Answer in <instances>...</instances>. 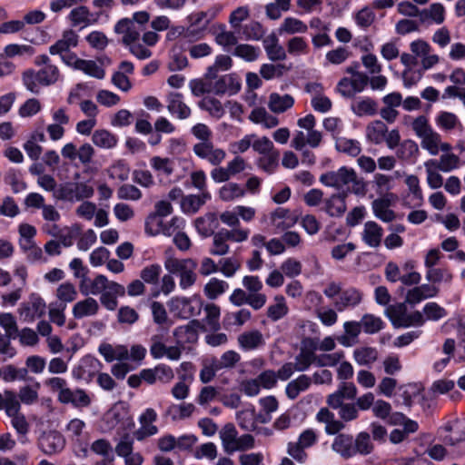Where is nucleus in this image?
<instances>
[{
	"label": "nucleus",
	"instance_id": "nucleus-1",
	"mask_svg": "<svg viewBox=\"0 0 465 465\" xmlns=\"http://www.w3.org/2000/svg\"><path fill=\"white\" fill-rule=\"evenodd\" d=\"M320 182L327 186L334 188L336 193H353L364 196L367 193V183L363 177H360L353 168L341 166L336 171H329L320 176Z\"/></svg>",
	"mask_w": 465,
	"mask_h": 465
},
{
	"label": "nucleus",
	"instance_id": "nucleus-2",
	"mask_svg": "<svg viewBox=\"0 0 465 465\" xmlns=\"http://www.w3.org/2000/svg\"><path fill=\"white\" fill-rule=\"evenodd\" d=\"M332 410H338L340 420H336L334 414L328 408H322L316 419L319 422L325 424V431L327 434H337L345 428V423L353 421L359 418V411L355 403L340 401L339 404L333 402H326Z\"/></svg>",
	"mask_w": 465,
	"mask_h": 465
},
{
	"label": "nucleus",
	"instance_id": "nucleus-3",
	"mask_svg": "<svg viewBox=\"0 0 465 465\" xmlns=\"http://www.w3.org/2000/svg\"><path fill=\"white\" fill-rule=\"evenodd\" d=\"M164 268L171 273L179 276V285L183 290L193 286L197 279L195 270L197 263L193 259H177L168 257L164 261Z\"/></svg>",
	"mask_w": 465,
	"mask_h": 465
},
{
	"label": "nucleus",
	"instance_id": "nucleus-4",
	"mask_svg": "<svg viewBox=\"0 0 465 465\" xmlns=\"http://www.w3.org/2000/svg\"><path fill=\"white\" fill-rule=\"evenodd\" d=\"M415 135L420 140L422 149L428 151L430 155H437V146H440V136L430 125L425 115H419L411 124Z\"/></svg>",
	"mask_w": 465,
	"mask_h": 465
},
{
	"label": "nucleus",
	"instance_id": "nucleus-5",
	"mask_svg": "<svg viewBox=\"0 0 465 465\" xmlns=\"http://www.w3.org/2000/svg\"><path fill=\"white\" fill-rule=\"evenodd\" d=\"M93 194V187L85 183H66L56 189L54 197L61 201L79 202L92 197Z\"/></svg>",
	"mask_w": 465,
	"mask_h": 465
},
{
	"label": "nucleus",
	"instance_id": "nucleus-6",
	"mask_svg": "<svg viewBox=\"0 0 465 465\" xmlns=\"http://www.w3.org/2000/svg\"><path fill=\"white\" fill-rule=\"evenodd\" d=\"M369 83V76L366 74H356L355 77H343L337 84V92L344 98H353L357 94L361 93Z\"/></svg>",
	"mask_w": 465,
	"mask_h": 465
},
{
	"label": "nucleus",
	"instance_id": "nucleus-7",
	"mask_svg": "<svg viewBox=\"0 0 465 465\" xmlns=\"http://www.w3.org/2000/svg\"><path fill=\"white\" fill-rule=\"evenodd\" d=\"M193 153L200 159L208 162L213 166H219L226 158V152L216 147L213 143H197L193 146Z\"/></svg>",
	"mask_w": 465,
	"mask_h": 465
},
{
	"label": "nucleus",
	"instance_id": "nucleus-8",
	"mask_svg": "<svg viewBox=\"0 0 465 465\" xmlns=\"http://www.w3.org/2000/svg\"><path fill=\"white\" fill-rule=\"evenodd\" d=\"M45 302L36 294H32L29 300L23 302L18 309L19 315L25 322H33L45 313Z\"/></svg>",
	"mask_w": 465,
	"mask_h": 465
},
{
	"label": "nucleus",
	"instance_id": "nucleus-9",
	"mask_svg": "<svg viewBox=\"0 0 465 465\" xmlns=\"http://www.w3.org/2000/svg\"><path fill=\"white\" fill-rule=\"evenodd\" d=\"M315 344L313 338H305L302 341L299 353L294 359L296 371H307L311 365H315Z\"/></svg>",
	"mask_w": 465,
	"mask_h": 465
},
{
	"label": "nucleus",
	"instance_id": "nucleus-10",
	"mask_svg": "<svg viewBox=\"0 0 465 465\" xmlns=\"http://www.w3.org/2000/svg\"><path fill=\"white\" fill-rule=\"evenodd\" d=\"M35 64L38 66L44 65L38 74V83L41 85H50L54 84L59 78V70L56 65L51 64L50 58L46 54H41L35 57Z\"/></svg>",
	"mask_w": 465,
	"mask_h": 465
},
{
	"label": "nucleus",
	"instance_id": "nucleus-11",
	"mask_svg": "<svg viewBox=\"0 0 465 465\" xmlns=\"http://www.w3.org/2000/svg\"><path fill=\"white\" fill-rule=\"evenodd\" d=\"M393 196L392 193H385L371 203L374 216L383 223H392L397 217L396 213L390 208Z\"/></svg>",
	"mask_w": 465,
	"mask_h": 465
},
{
	"label": "nucleus",
	"instance_id": "nucleus-12",
	"mask_svg": "<svg viewBox=\"0 0 465 465\" xmlns=\"http://www.w3.org/2000/svg\"><path fill=\"white\" fill-rule=\"evenodd\" d=\"M38 446L45 454L53 455L64 448L65 440L59 432L49 431L39 438Z\"/></svg>",
	"mask_w": 465,
	"mask_h": 465
},
{
	"label": "nucleus",
	"instance_id": "nucleus-13",
	"mask_svg": "<svg viewBox=\"0 0 465 465\" xmlns=\"http://www.w3.org/2000/svg\"><path fill=\"white\" fill-rule=\"evenodd\" d=\"M241 80L235 74H228L221 76L213 84V93L217 95L237 94L241 90Z\"/></svg>",
	"mask_w": 465,
	"mask_h": 465
},
{
	"label": "nucleus",
	"instance_id": "nucleus-14",
	"mask_svg": "<svg viewBox=\"0 0 465 465\" xmlns=\"http://www.w3.org/2000/svg\"><path fill=\"white\" fill-rule=\"evenodd\" d=\"M141 31V26L137 25L130 18L119 20L114 26V32L118 35H123L122 41L125 45L136 42L140 37Z\"/></svg>",
	"mask_w": 465,
	"mask_h": 465
},
{
	"label": "nucleus",
	"instance_id": "nucleus-15",
	"mask_svg": "<svg viewBox=\"0 0 465 465\" xmlns=\"http://www.w3.org/2000/svg\"><path fill=\"white\" fill-rule=\"evenodd\" d=\"M270 219L272 225L278 232L292 228L298 221L295 214L292 213L289 209L283 207L276 208L271 213Z\"/></svg>",
	"mask_w": 465,
	"mask_h": 465
},
{
	"label": "nucleus",
	"instance_id": "nucleus-16",
	"mask_svg": "<svg viewBox=\"0 0 465 465\" xmlns=\"http://www.w3.org/2000/svg\"><path fill=\"white\" fill-rule=\"evenodd\" d=\"M439 292V287L431 282L421 284L407 292L405 302L410 304H417L422 300L436 297Z\"/></svg>",
	"mask_w": 465,
	"mask_h": 465
},
{
	"label": "nucleus",
	"instance_id": "nucleus-17",
	"mask_svg": "<svg viewBox=\"0 0 465 465\" xmlns=\"http://www.w3.org/2000/svg\"><path fill=\"white\" fill-rule=\"evenodd\" d=\"M5 414L11 418V424L17 433L25 435L29 430V423L25 416L21 412V404L19 400H13L10 402Z\"/></svg>",
	"mask_w": 465,
	"mask_h": 465
},
{
	"label": "nucleus",
	"instance_id": "nucleus-18",
	"mask_svg": "<svg viewBox=\"0 0 465 465\" xmlns=\"http://www.w3.org/2000/svg\"><path fill=\"white\" fill-rule=\"evenodd\" d=\"M362 293L356 288L350 287L342 290L333 305L338 312H343L348 308H353L361 303Z\"/></svg>",
	"mask_w": 465,
	"mask_h": 465
},
{
	"label": "nucleus",
	"instance_id": "nucleus-19",
	"mask_svg": "<svg viewBox=\"0 0 465 465\" xmlns=\"http://www.w3.org/2000/svg\"><path fill=\"white\" fill-rule=\"evenodd\" d=\"M170 311L181 319H189L192 316L198 314L200 309L192 304V301L188 298H173L169 302Z\"/></svg>",
	"mask_w": 465,
	"mask_h": 465
},
{
	"label": "nucleus",
	"instance_id": "nucleus-20",
	"mask_svg": "<svg viewBox=\"0 0 465 465\" xmlns=\"http://www.w3.org/2000/svg\"><path fill=\"white\" fill-rule=\"evenodd\" d=\"M348 196L346 193H332L324 200L323 210L331 217H341L347 210L346 198Z\"/></svg>",
	"mask_w": 465,
	"mask_h": 465
},
{
	"label": "nucleus",
	"instance_id": "nucleus-21",
	"mask_svg": "<svg viewBox=\"0 0 465 465\" xmlns=\"http://www.w3.org/2000/svg\"><path fill=\"white\" fill-rule=\"evenodd\" d=\"M383 229L374 221L364 223L361 232L362 241L371 248H378L382 241Z\"/></svg>",
	"mask_w": 465,
	"mask_h": 465
},
{
	"label": "nucleus",
	"instance_id": "nucleus-22",
	"mask_svg": "<svg viewBox=\"0 0 465 465\" xmlns=\"http://www.w3.org/2000/svg\"><path fill=\"white\" fill-rule=\"evenodd\" d=\"M168 112L178 119L184 120L191 115L190 107L183 101L180 93H170L167 96Z\"/></svg>",
	"mask_w": 465,
	"mask_h": 465
},
{
	"label": "nucleus",
	"instance_id": "nucleus-23",
	"mask_svg": "<svg viewBox=\"0 0 465 465\" xmlns=\"http://www.w3.org/2000/svg\"><path fill=\"white\" fill-rule=\"evenodd\" d=\"M237 341L239 346L244 351L257 350L265 345V340L262 333L258 330L247 331L241 333Z\"/></svg>",
	"mask_w": 465,
	"mask_h": 465
},
{
	"label": "nucleus",
	"instance_id": "nucleus-24",
	"mask_svg": "<svg viewBox=\"0 0 465 465\" xmlns=\"http://www.w3.org/2000/svg\"><path fill=\"white\" fill-rule=\"evenodd\" d=\"M59 401L64 404L71 403L76 408H86L91 404V398L82 389L77 390H64L62 395L59 396Z\"/></svg>",
	"mask_w": 465,
	"mask_h": 465
},
{
	"label": "nucleus",
	"instance_id": "nucleus-25",
	"mask_svg": "<svg viewBox=\"0 0 465 465\" xmlns=\"http://www.w3.org/2000/svg\"><path fill=\"white\" fill-rule=\"evenodd\" d=\"M331 449L344 459L354 456V439L350 434H338L331 444Z\"/></svg>",
	"mask_w": 465,
	"mask_h": 465
},
{
	"label": "nucleus",
	"instance_id": "nucleus-26",
	"mask_svg": "<svg viewBox=\"0 0 465 465\" xmlns=\"http://www.w3.org/2000/svg\"><path fill=\"white\" fill-rule=\"evenodd\" d=\"M357 393L358 390L354 383L341 381L337 391L327 396L326 402H333L340 405V401H344V400H354Z\"/></svg>",
	"mask_w": 465,
	"mask_h": 465
},
{
	"label": "nucleus",
	"instance_id": "nucleus-27",
	"mask_svg": "<svg viewBox=\"0 0 465 465\" xmlns=\"http://www.w3.org/2000/svg\"><path fill=\"white\" fill-rule=\"evenodd\" d=\"M263 47L271 61H283L286 59V52L279 44V39L274 33L263 39Z\"/></svg>",
	"mask_w": 465,
	"mask_h": 465
},
{
	"label": "nucleus",
	"instance_id": "nucleus-28",
	"mask_svg": "<svg viewBox=\"0 0 465 465\" xmlns=\"http://www.w3.org/2000/svg\"><path fill=\"white\" fill-rule=\"evenodd\" d=\"M98 311V302L92 297H87L74 305L72 313L75 319H83L96 315Z\"/></svg>",
	"mask_w": 465,
	"mask_h": 465
},
{
	"label": "nucleus",
	"instance_id": "nucleus-29",
	"mask_svg": "<svg viewBox=\"0 0 465 465\" xmlns=\"http://www.w3.org/2000/svg\"><path fill=\"white\" fill-rule=\"evenodd\" d=\"M78 44V35L73 30H66L63 34L62 39L49 47L51 54H62L66 53L71 47H75Z\"/></svg>",
	"mask_w": 465,
	"mask_h": 465
},
{
	"label": "nucleus",
	"instance_id": "nucleus-30",
	"mask_svg": "<svg viewBox=\"0 0 465 465\" xmlns=\"http://www.w3.org/2000/svg\"><path fill=\"white\" fill-rule=\"evenodd\" d=\"M47 233L57 238V241L64 247H70L74 244V239L81 235L82 227L78 223H74L71 226L64 227L62 231H57V232L47 231Z\"/></svg>",
	"mask_w": 465,
	"mask_h": 465
},
{
	"label": "nucleus",
	"instance_id": "nucleus-31",
	"mask_svg": "<svg viewBox=\"0 0 465 465\" xmlns=\"http://www.w3.org/2000/svg\"><path fill=\"white\" fill-rule=\"evenodd\" d=\"M294 104V98L291 94L281 95L272 93L269 95L268 107L274 114H282L292 108Z\"/></svg>",
	"mask_w": 465,
	"mask_h": 465
},
{
	"label": "nucleus",
	"instance_id": "nucleus-32",
	"mask_svg": "<svg viewBox=\"0 0 465 465\" xmlns=\"http://www.w3.org/2000/svg\"><path fill=\"white\" fill-rule=\"evenodd\" d=\"M68 17L73 26L81 25L82 27H86L96 22V19L94 18L93 14L85 5H80L72 9Z\"/></svg>",
	"mask_w": 465,
	"mask_h": 465
},
{
	"label": "nucleus",
	"instance_id": "nucleus-33",
	"mask_svg": "<svg viewBox=\"0 0 465 465\" xmlns=\"http://www.w3.org/2000/svg\"><path fill=\"white\" fill-rule=\"evenodd\" d=\"M211 194L209 192H203L200 194H189L183 197L181 207L184 213H195L209 200Z\"/></svg>",
	"mask_w": 465,
	"mask_h": 465
},
{
	"label": "nucleus",
	"instance_id": "nucleus-34",
	"mask_svg": "<svg viewBox=\"0 0 465 465\" xmlns=\"http://www.w3.org/2000/svg\"><path fill=\"white\" fill-rule=\"evenodd\" d=\"M351 110L360 117L374 115L378 111V103L371 97H361L351 103Z\"/></svg>",
	"mask_w": 465,
	"mask_h": 465
},
{
	"label": "nucleus",
	"instance_id": "nucleus-35",
	"mask_svg": "<svg viewBox=\"0 0 465 465\" xmlns=\"http://www.w3.org/2000/svg\"><path fill=\"white\" fill-rule=\"evenodd\" d=\"M388 133L387 125L381 120L371 122L366 126V138L373 144H381L386 139L385 134Z\"/></svg>",
	"mask_w": 465,
	"mask_h": 465
},
{
	"label": "nucleus",
	"instance_id": "nucleus-36",
	"mask_svg": "<svg viewBox=\"0 0 465 465\" xmlns=\"http://www.w3.org/2000/svg\"><path fill=\"white\" fill-rule=\"evenodd\" d=\"M99 352L104 356V360L112 362L115 360L123 361L129 358V351L124 345L112 346L109 343H102L99 346Z\"/></svg>",
	"mask_w": 465,
	"mask_h": 465
},
{
	"label": "nucleus",
	"instance_id": "nucleus-37",
	"mask_svg": "<svg viewBox=\"0 0 465 465\" xmlns=\"http://www.w3.org/2000/svg\"><path fill=\"white\" fill-rule=\"evenodd\" d=\"M224 451L227 454L234 452V447L238 438V431L232 423L225 424L219 432Z\"/></svg>",
	"mask_w": 465,
	"mask_h": 465
},
{
	"label": "nucleus",
	"instance_id": "nucleus-38",
	"mask_svg": "<svg viewBox=\"0 0 465 465\" xmlns=\"http://www.w3.org/2000/svg\"><path fill=\"white\" fill-rule=\"evenodd\" d=\"M312 384V378L302 374L297 379L290 381L285 388L286 396L290 400H295L299 394L307 391Z\"/></svg>",
	"mask_w": 465,
	"mask_h": 465
},
{
	"label": "nucleus",
	"instance_id": "nucleus-39",
	"mask_svg": "<svg viewBox=\"0 0 465 465\" xmlns=\"http://www.w3.org/2000/svg\"><path fill=\"white\" fill-rule=\"evenodd\" d=\"M353 359L360 366H371L378 360L376 348L362 346L354 350Z\"/></svg>",
	"mask_w": 465,
	"mask_h": 465
},
{
	"label": "nucleus",
	"instance_id": "nucleus-40",
	"mask_svg": "<svg viewBox=\"0 0 465 465\" xmlns=\"http://www.w3.org/2000/svg\"><path fill=\"white\" fill-rule=\"evenodd\" d=\"M249 119L252 123L262 124L265 128L268 129L273 128L279 124L278 118L269 114L263 107L254 108L251 112Z\"/></svg>",
	"mask_w": 465,
	"mask_h": 465
},
{
	"label": "nucleus",
	"instance_id": "nucleus-41",
	"mask_svg": "<svg viewBox=\"0 0 465 465\" xmlns=\"http://www.w3.org/2000/svg\"><path fill=\"white\" fill-rule=\"evenodd\" d=\"M432 21L437 25H440L445 20V8L440 3L431 4L429 8L420 11V22Z\"/></svg>",
	"mask_w": 465,
	"mask_h": 465
},
{
	"label": "nucleus",
	"instance_id": "nucleus-42",
	"mask_svg": "<svg viewBox=\"0 0 465 465\" xmlns=\"http://www.w3.org/2000/svg\"><path fill=\"white\" fill-rule=\"evenodd\" d=\"M92 142L98 147L112 149L117 144L118 139L109 131L100 129L94 132L92 135Z\"/></svg>",
	"mask_w": 465,
	"mask_h": 465
},
{
	"label": "nucleus",
	"instance_id": "nucleus-43",
	"mask_svg": "<svg viewBox=\"0 0 465 465\" xmlns=\"http://www.w3.org/2000/svg\"><path fill=\"white\" fill-rule=\"evenodd\" d=\"M289 308L282 295L274 297V303L267 308L266 315L272 322H277L287 315Z\"/></svg>",
	"mask_w": 465,
	"mask_h": 465
},
{
	"label": "nucleus",
	"instance_id": "nucleus-44",
	"mask_svg": "<svg viewBox=\"0 0 465 465\" xmlns=\"http://www.w3.org/2000/svg\"><path fill=\"white\" fill-rule=\"evenodd\" d=\"M430 164L436 165L440 171L449 173L460 166V157L454 153H443L439 160L430 159Z\"/></svg>",
	"mask_w": 465,
	"mask_h": 465
},
{
	"label": "nucleus",
	"instance_id": "nucleus-45",
	"mask_svg": "<svg viewBox=\"0 0 465 465\" xmlns=\"http://www.w3.org/2000/svg\"><path fill=\"white\" fill-rule=\"evenodd\" d=\"M278 30L281 35L303 34L307 32L308 26L305 23L298 18L286 17L281 24Z\"/></svg>",
	"mask_w": 465,
	"mask_h": 465
},
{
	"label": "nucleus",
	"instance_id": "nucleus-46",
	"mask_svg": "<svg viewBox=\"0 0 465 465\" xmlns=\"http://www.w3.org/2000/svg\"><path fill=\"white\" fill-rule=\"evenodd\" d=\"M195 410L193 403L172 404L166 411L173 420H184L192 416Z\"/></svg>",
	"mask_w": 465,
	"mask_h": 465
},
{
	"label": "nucleus",
	"instance_id": "nucleus-47",
	"mask_svg": "<svg viewBox=\"0 0 465 465\" xmlns=\"http://www.w3.org/2000/svg\"><path fill=\"white\" fill-rule=\"evenodd\" d=\"M335 148L337 151L352 157L358 156L361 152V144L357 140L348 139L345 137L336 139Z\"/></svg>",
	"mask_w": 465,
	"mask_h": 465
},
{
	"label": "nucleus",
	"instance_id": "nucleus-48",
	"mask_svg": "<svg viewBox=\"0 0 465 465\" xmlns=\"http://www.w3.org/2000/svg\"><path fill=\"white\" fill-rule=\"evenodd\" d=\"M40 388V383L36 382L34 386L25 385L19 389L18 393L16 394L17 399L21 403L25 405H33L38 401L39 394L38 389Z\"/></svg>",
	"mask_w": 465,
	"mask_h": 465
},
{
	"label": "nucleus",
	"instance_id": "nucleus-49",
	"mask_svg": "<svg viewBox=\"0 0 465 465\" xmlns=\"http://www.w3.org/2000/svg\"><path fill=\"white\" fill-rule=\"evenodd\" d=\"M419 153L420 150L417 143L411 139H407L400 143L396 151V155L403 161H411L416 158Z\"/></svg>",
	"mask_w": 465,
	"mask_h": 465
},
{
	"label": "nucleus",
	"instance_id": "nucleus-50",
	"mask_svg": "<svg viewBox=\"0 0 465 465\" xmlns=\"http://www.w3.org/2000/svg\"><path fill=\"white\" fill-rule=\"evenodd\" d=\"M198 106L204 111H207L211 116L220 119L224 114V110L222 103L211 96L203 98L199 103Z\"/></svg>",
	"mask_w": 465,
	"mask_h": 465
},
{
	"label": "nucleus",
	"instance_id": "nucleus-51",
	"mask_svg": "<svg viewBox=\"0 0 465 465\" xmlns=\"http://www.w3.org/2000/svg\"><path fill=\"white\" fill-rule=\"evenodd\" d=\"M245 190L236 183H228L219 190V196L224 202H231L243 197Z\"/></svg>",
	"mask_w": 465,
	"mask_h": 465
},
{
	"label": "nucleus",
	"instance_id": "nucleus-52",
	"mask_svg": "<svg viewBox=\"0 0 465 465\" xmlns=\"http://www.w3.org/2000/svg\"><path fill=\"white\" fill-rule=\"evenodd\" d=\"M238 425L246 431H253L256 429V419L254 409L240 411L236 413Z\"/></svg>",
	"mask_w": 465,
	"mask_h": 465
},
{
	"label": "nucleus",
	"instance_id": "nucleus-53",
	"mask_svg": "<svg viewBox=\"0 0 465 465\" xmlns=\"http://www.w3.org/2000/svg\"><path fill=\"white\" fill-rule=\"evenodd\" d=\"M0 326L4 329L5 336L17 339L18 325L15 317L10 312L0 313Z\"/></svg>",
	"mask_w": 465,
	"mask_h": 465
},
{
	"label": "nucleus",
	"instance_id": "nucleus-54",
	"mask_svg": "<svg viewBox=\"0 0 465 465\" xmlns=\"http://www.w3.org/2000/svg\"><path fill=\"white\" fill-rule=\"evenodd\" d=\"M374 446L368 432H360L354 439V456L356 454L369 455L372 452Z\"/></svg>",
	"mask_w": 465,
	"mask_h": 465
},
{
	"label": "nucleus",
	"instance_id": "nucleus-55",
	"mask_svg": "<svg viewBox=\"0 0 465 465\" xmlns=\"http://www.w3.org/2000/svg\"><path fill=\"white\" fill-rule=\"evenodd\" d=\"M35 54L33 46L28 45H18L9 44L5 46L3 53L1 54L6 59L14 58L15 56H31Z\"/></svg>",
	"mask_w": 465,
	"mask_h": 465
},
{
	"label": "nucleus",
	"instance_id": "nucleus-56",
	"mask_svg": "<svg viewBox=\"0 0 465 465\" xmlns=\"http://www.w3.org/2000/svg\"><path fill=\"white\" fill-rule=\"evenodd\" d=\"M436 124L444 131H451L462 127L458 116L450 112H440L436 117Z\"/></svg>",
	"mask_w": 465,
	"mask_h": 465
},
{
	"label": "nucleus",
	"instance_id": "nucleus-57",
	"mask_svg": "<svg viewBox=\"0 0 465 465\" xmlns=\"http://www.w3.org/2000/svg\"><path fill=\"white\" fill-rule=\"evenodd\" d=\"M212 359L215 363V367L221 371L223 369L233 368L240 361L241 356L235 351H227L221 358L213 357Z\"/></svg>",
	"mask_w": 465,
	"mask_h": 465
},
{
	"label": "nucleus",
	"instance_id": "nucleus-58",
	"mask_svg": "<svg viewBox=\"0 0 465 465\" xmlns=\"http://www.w3.org/2000/svg\"><path fill=\"white\" fill-rule=\"evenodd\" d=\"M228 288V283L223 280L217 278H212L204 286L203 292L205 295L214 300L219 295L223 294Z\"/></svg>",
	"mask_w": 465,
	"mask_h": 465
},
{
	"label": "nucleus",
	"instance_id": "nucleus-59",
	"mask_svg": "<svg viewBox=\"0 0 465 465\" xmlns=\"http://www.w3.org/2000/svg\"><path fill=\"white\" fill-rule=\"evenodd\" d=\"M56 298L60 301L59 303H69L77 298V291L75 286L71 282H64L56 289Z\"/></svg>",
	"mask_w": 465,
	"mask_h": 465
},
{
	"label": "nucleus",
	"instance_id": "nucleus-60",
	"mask_svg": "<svg viewBox=\"0 0 465 465\" xmlns=\"http://www.w3.org/2000/svg\"><path fill=\"white\" fill-rule=\"evenodd\" d=\"M427 183L431 189H439L443 185V177L440 173V169L436 165L430 164V161H427L424 163Z\"/></svg>",
	"mask_w": 465,
	"mask_h": 465
},
{
	"label": "nucleus",
	"instance_id": "nucleus-61",
	"mask_svg": "<svg viewBox=\"0 0 465 465\" xmlns=\"http://www.w3.org/2000/svg\"><path fill=\"white\" fill-rule=\"evenodd\" d=\"M76 69L81 70L86 74L97 79L104 77V70L92 60L81 59V61H76Z\"/></svg>",
	"mask_w": 465,
	"mask_h": 465
},
{
	"label": "nucleus",
	"instance_id": "nucleus-62",
	"mask_svg": "<svg viewBox=\"0 0 465 465\" xmlns=\"http://www.w3.org/2000/svg\"><path fill=\"white\" fill-rule=\"evenodd\" d=\"M151 166L159 173L166 176L171 175L174 171L173 161L170 158L153 156L151 160Z\"/></svg>",
	"mask_w": 465,
	"mask_h": 465
},
{
	"label": "nucleus",
	"instance_id": "nucleus-63",
	"mask_svg": "<svg viewBox=\"0 0 465 465\" xmlns=\"http://www.w3.org/2000/svg\"><path fill=\"white\" fill-rule=\"evenodd\" d=\"M363 331L369 334H374L383 328V322L380 317L373 314H364L361 319Z\"/></svg>",
	"mask_w": 465,
	"mask_h": 465
},
{
	"label": "nucleus",
	"instance_id": "nucleus-64",
	"mask_svg": "<svg viewBox=\"0 0 465 465\" xmlns=\"http://www.w3.org/2000/svg\"><path fill=\"white\" fill-rule=\"evenodd\" d=\"M279 152L275 151L271 153L261 156L257 160V165L259 168L266 172L267 173H272L278 166L279 163Z\"/></svg>",
	"mask_w": 465,
	"mask_h": 465
}]
</instances>
